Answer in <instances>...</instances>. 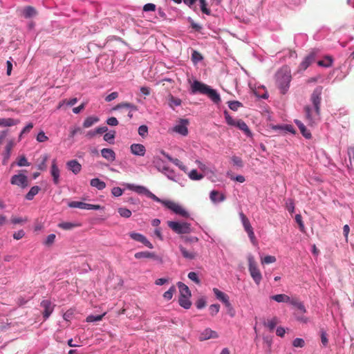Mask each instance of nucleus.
Listing matches in <instances>:
<instances>
[{"label": "nucleus", "mask_w": 354, "mask_h": 354, "mask_svg": "<svg viewBox=\"0 0 354 354\" xmlns=\"http://www.w3.org/2000/svg\"><path fill=\"white\" fill-rule=\"evenodd\" d=\"M323 87L317 86L310 96V104L304 107L306 119L308 125L316 124L321 119V102Z\"/></svg>", "instance_id": "nucleus-1"}, {"label": "nucleus", "mask_w": 354, "mask_h": 354, "mask_svg": "<svg viewBox=\"0 0 354 354\" xmlns=\"http://www.w3.org/2000/svg\"><path fill=\"white\" fill-rule=\"evenodd\" d=\"M289 311H290L292 318L297 322L302 324H307L310 322L309 318L305 315L306 307L299 299L289 297Z\"/></svg>", "instance_id": "nucleus-2"}, {"label": "nucleus", "mask_w": 354, "mask_h": 354, "mask_svg": "<svg viewBox=\"0 0 354 354\" xmlns=\"http://www.w3.org/2000/svg\"><path fill=\"white\" fill-rule=\"evenodd\" d=\"M276 82L282 94H286L288 86V71L286 67L282 68L276 74Z\"/></svg>", "instance_id": "nucleus-3"}, {"label": "nucleus", "mask_w": 354, "mask_h": 354, "mask_svg": "<svg viewBox=\"0 0 354 354\" xmlns=\"http://www.w3.org/2000/svg\"><path fill=\"white\" fill-rule=\"evenodd\" d=\"M167 225L176 234H189L192 232L191 224L187 222L168 221Z\"/></svg>", "instance_id": "nucleus-4"}, {"label": "nucleus", "mask_w": 354, "mask_h": 354, "mask_svg": "<svg viewBox=\"0 0 354 354\" xmlns=\"http://www.w3.org/2000/svg\"><path fill=\"white\" fill-rule=\"evenodd\" d=\"M248 264H249V271L250 273V275L253 280L255 281V283L259 285L261 281L262 276L261 274L258 269L257 264L254 260V258L252 257H248Z\"/></svg>", "instance_id": "nucleus-5"}, {"label": "nucleus", "mask_w": 354, "mask_h": 354, "mask_svg": "<svg viewBox=\"0 0 354 354\" xmlns=\"http://www.w3.org/2000/svg\"><path fill=\"white\" fill-rule=\"evenodd\" d=\"M164 205L173 211L176 214H178L184 218H188L189 216V213L184 209L183 206L171 201H168L164 203Z\"/></svg>", "instance_id": "nucleus-6"}, {"label": "nucleus", "mask_w": 354, "mask_h": 354, "mask_svg": "<svg viewBox=\"0 0 354 354\" xmlns=\"http://www.w3.org/2000/svg\"><path fill=\"white\" fill-rule=\"evenodd\" d=\"M239 216L241 218L242 224L243 225L244 230L248 233V235L251 240V241L254 243L256 241V237L253 231V228L250 223L249 219L247 218V216L243 213H239Z\"/></svg>", "instance_id": "nucleus-7"}, {"label": "nucleus", "mask_w": 354, "mask_h": 354, "mask_svg": "<svg viewBox=\"0 0 354 354\" xmlns=\"http://www.w3.org/2000/svg\"><path fill=\"white\" fill-rule=\"evenodd\" d=\"M10 183L22 189H24L29 185L28 177L23 174H19L12 176L10 179Z\"/></svg>", "instance_id": "nucleus-8"}, {"label": "nucleus", "mask_w": 354, "mask_h": 354, "mask_svg": "<svg viewBox=\"0 0 354 354\" xmlns=\"http://www.w3.org/2000/svg\"><path fill=\"white\" fill-rule=\"evenodd\" d=\"M68 206L72 208H80L82 209H100L102 207L99 205L88 204L81 201H71Z\"/></svg>", "instance_id": "nucleus-9"}, {"label": "nucleus", "mask_w": 354, "mask_h": 354, "mask_svg": "<svg viewBox=\"0 0 354 354\" xmlns=\"http://www.w3.org/2000/svg\"><path fill=\"white\" fill-rule=\"evenodd\" d=\"M210 86H207V84L201 82L198 80L194 81L191 86V93L194 94L196 93H199L201 94L206 95L207 93V90L209 88Z\"/></svg>", "instance_id": "nucleus-10"}, {"label": "nucleus", "mask_w": 354, "mask_h": 354, "mask_svg": "<svg viewBox=\"0 0 354 354\" xmlns=\"http://www.w3.org/2000/svg\"><path fill=\"white\" fill-rule=\"evenodd\" d=\"M188 124V122L187 120H180L179 124L174 126L171 131L173 132L179 133L182 136H187L188 133V129L187 127V125Z\"/></svg>", "instance_id": "nucleus-11"}, {"label": "nucleus", "mask_w": 354, "mask_h": 354, "mask_svg": "<svg viewBox=\"0 0 354 354\" xmlns=\"http://www.w3.org/2000/svg\"><path fill=\"white\" fill-rule=\"evenodd\" d=\"M130 237L135 241L143 243L145 246L150 249L153 248L151 243L147 239L141 234L133 232L130 234Z\"/></svg>", "instance_id": "nucleus-12"}, {"label": "nucleus", "mask_w": 354, "mask_h": 354, "mask_svg": "<svg viewBox=\"0 0 354 354\" xmlns=\"http://www.w3.org/2000/svg\"><path fill=\"white\" fill-rule=\"evenodd\" d=\"M41 306L44 308L43 316L44 319L49 317L53 311V306L49 300H44L41 302Z\"/></svg>", "instance_id": "nucleus-13"}, {"label": "nucleus", "mask_w": 354, "mask_h": 354, "mask_svg": "<svg viewBox=\"0 0 354 354\" xmlns=\"http://www.w3.org/2000/svg\"><path fill=\"white\" fill-rule=\"evenodd\" d=\"M131 152L136 155L143 156L145 154V147L142 144H132L130 147Z\"/></svg>", "instance_id": "nucleus-14"}, {"label": "nucleus", "mask_w": 354, "mask_h": 354, "mask_svg": "<svg viewBox=\"0 0 354 354\" xmlns=\"http://www.w3.org/2000/svg\"><path fill=\"white\" fill-rule=\"evenodd\" d=\"M316 55L314 52H311L308 54L300 64V67L303 70H306L312 63L315 61Z\"/></svg>", "instance_id": "nucleus-15"}, {"label": "nucleus", "mask_w": 354, "mask_h": 354, "mask_svg": "<svg viewBox=\"0 0 354 354\" xmlns=\"http://www.w3.org/2000/svg\"><path fill=\"white\" fill-rule=\"evenodd\" d=\"M216 337H218V335L216 331H214L210 328H206L201 333L199 336V339L201 341H204L211 338Z\"/></svg>", "instance_id": "nucleus-16"}, {"label": "nucleus", "mask_w": 354, "mask_h": 354, "mask_svg": "<svg viewBox=\"0 0 354 354\" xmlns=\"http://www.w3.org/2000/svg\"><path fill=\"white\" fill-rule=\"evenodd\" d=\"M295 123L299 128L301 133L306 139H310L312 137L310 130L299 120H295Z\"/></svg>", "instance_id": "nucleus-17"}, {"label": "nucleus", "mask_w": 354, "mask_h": 354, "mask_svg": "<svg viewBox=\"0 0 354 354\" xmlns=\"http://www.w3.org/2000/svg\"><path fill=\"white\" fill-rule=\"evenodd\" d=\"M125 186L127 189L134 191L140 194H145L146 196H147L148 193L149 192V190L143 186L134 185L133 184L129 183L126 184Z\"/></svg>", "instance_id": "nucleus-18"}, {"label": "nucleus", "mask_w": 354, "mask_h": 354, "mask_svg": "<svg viewBox=\"0 0 354 354\" xmlns=\"http://www.w3.org/2000/svg\"><path fill=\"white\" fill-rule=\"evenodd\" d=\"M50 174L53 178V182L55 185L59 184V169L57 166L56 160H53L52 162Z\"/></svg>", "instance_id": "nucleus-19"}, {"label": "nucleus", "mask_w": 354, "mask_h": 354, "mask_svg": "<svg viewBox=\"0 0 354 354\" xmlns=\"http://www.w3.org/2000/svg\"><path fill=\"white\" fill-rule=\"evenodd\" d=\"M179 250L181 252L183 257L189 260H193L196 257V253L193 250H188L182 245H179Z\"/></svg>", "instance_id": "nucleus-20"}, {"label": "nucleus", "mask_w": 354, "mask_h": 354, "mask_svg": "<svg viewBox=\"0 0 354 354\" xmlns=\"http://www.w3.org/2000/svg\"><path fill=\"white\" fill-rule=\"evenodd\" d=\"M101 154L103 158L109 161L113 162L115 159V153L111 149H102L101 150Z\"/></svg>", "instance_id": "nucleus-21"}, {"label": "nucleus", "mask_w": 354, "mask_h": 354, "mask_svg": "<svg viewBox=\"0 0 354 354\" xmlns=\"http://www.w3.org/2000/svg\"><path fill=\"white\" fill-rule=\"evenodd\" d=\"M213 292L216 295V298L221 301L225 305L230 302L228 295L223 292L222 291L219 290L218 288H214L213 289Z\"/></svg>", "instance_id": "nucleus-22"}, {"label": "nucleus", "mask_w": 354, "mask_h": 354, "mask_svg": "<svg viewBox=\"0 0 354 354\" xmlns=\"http://www.w3.org/2000/svg\"><path fill=\"white\" fill-rule=\"evenodd\" d=\"M161 153L165 158H167L169 161L174 163L176 166L178 167L180 169L185 170V168H186L185 166L183 164V162L180 160H178L177 158H173L172 157H171L168 153H167L164 151H161Z\"/></svg>", "instance_id": "nucleus-23"}, {"label": "nucleus", "mask_w": 354, "mask_h": 354, "mask_svg": "<svg viewBox=\"0 0 354 354\" xmlns=\"http://www.w3.org/2000/svg\"><path fill=\"white\" fill-rule=\"evenodd\" d=\"M215 104H218L221 102L220 95L216 92V90L209 87L206 94Z\"/></svg>", "instance_id": "nucleus-24"}, {"label": "nucleus", "mask_w": 354, "mask_h": 354, "mask_svg": "<svg viewBox=\"0 0 354 354\" xmlns=\"http://www.w3.org/2000/svg\"><path fill=\"white\" fill-rule=\"evenodd\" d=\"M19 122L18 120H15L13 118H0V127H10L12 126H15Z\"/></svg>", "instance_id": "nucleus-25"}, {"label": "nucleus", "mask_w": 354, "mask_h": 354, "mask_svg": "<svg viewBox=\"0 0 354 354\" xmlns=\"http://www.w3.org/2000/svg\"><path fill=\"white\" fill-rule=\"evenodd\" d=\"M67 165L68 169L71 170L75 174H78L81 171L82 166L75 160L68 161L67 162Z\"/></svg>", "instance_id": "nucleus-26"}, {"label": "nucleus", "mask_w": 354, "mask_h": 354, "mask_svg": "<svg viewBox=\"0 0 354 354\" xmlns=\"http://www.w3.org/2000/svg\"><path fill=\"white\" fill-rule=\"evenodd\" d=\"M37 15V10L32 6H26L22 10V15L26 18H31Z\"/></svg>", "instance_id": "nucleus-27"}, {"label": "nucleus", "mask_w": 354, "mask_h": 354, "mask_svg": "<svg viewBox=\"0 0 354 354\" xmlns=\"http://www.w3.org/2000/svg\"><path fill=\"white\" fill-rule=\"evenodd\" d=\"M209 198L214 203H216L218 201H223L225 200L224 195L220 194L219 192L216 190H213L210 192Z\"/></svg>", "instance_id": "nucleus-28"}, {"label": "nucleus", "mask_w": 354, "mask_h": 354, "mask_svg": "<svg viewBox=\"0 0 354 354\" xmlns=\"http://www.w3.org/2000/svg\"><path fill=\"white\" fill-rule=\"evenodd\" d=\"M190 296H180L178 301L180 306L185 309H189L191 307L192 303L189 300Z\"/></svg>", "instance_id": "nucleus-29"}, {"label": "nucleus", "mask_w": 354, "mask_h": 354, "mask_svg": "<svg viewBox=\"0 0 354 354\" xmlns=\"http://www.w3.org/2000/svg\"><path fill=\"white\" fill-rule=\"evenodd\" d=\"M41 188L39 186H33L30 188V191L26 194L25 198L28 201L33 199L34 196L37 195L40 191Z\"/></svg>", "instance_id": "nucleus-30"}, {"label": "nucleus", "mask_w": 354, "mask_h": 354, "mask_svg": "<svg viewBox=\"0 0 354 354\" xmlns=\"http://www.w3.org/2000/svg\"><path fill=\"white\" fill-rule=\"evenodd\" d=\"M178 287L179 288L180 296H191V292L187 286L182 282H178Z\"/></svg>", "instance_id": "nucleus-31"}, {"label": "nucleus", "mask_w": 354, "mask_h": 354, "mask_svg": "<svg viewBox=\"0 0 354 354\" xmlns=\"http://www.w3.org/2000/svg\"><path fill=\"white\" fill-rule=\"evenodd\" d=\"M294 41L297 46H302L307 41V35L305 34H298L295 37Z\"/></svg>", "instance_id": "nucleus-32"}, {"label": "nucleus", "mask_w": 354, "mask_h": 354, "mask_svg": "<svg viewBox=\"0 0 354 354\" xmlns=\"http://www.w3.org/2000/svg\"><path fill=\"white\" fill-rule=\"evenodd\" d=\"M91 185L96 187L99 190H102L105 188L106 184L104 182L100 180L99 178H93L91 180Z\"/></svg>", "instance_id": "nucleus-33"}, {"label": "nucleus", "mask_w": 354, "mask_h": 354, "mask_svg": "<svg viewBox=\"0 0 354 354\" xmlns=\"http://www.w3.org/2000/svg\"><path fill=\"white\" fill-rule=\"evenodd\" d=\"M98 121L99 118L97 117L89 116L84 120L83 127L84 128H88L93 125L95 123L97 122Z\"/></svg>", "instance_id": "nucleus-34"}, {"label": "nucleus", "mask_w": 354, "mask_h": 354, "mask_svg": "<svg viewBox=\"0 0 354 354\" xmlns=\"http://www.w3.org/2000/svg\"><path fill=\"white\" fill-rule=\"evenodd\" d=\"M135 257L136 259H142V258H151L156 259V256L154 253L150 252H140L135 254Z\"/></svg>", "instance_id": "nucleus-35"}, {"label": "nucleus", "mask_w": 354, "mask_h": 354, "mask_svg": "<svg viewBox=\"0 0 354 354\" xmlns=\"http://www.w3.org/2000/svg\"><path fill=\"white\" fill-rule=\"evenodd\" d=\"M235 126L237 127L241 131H243L244 133H245L247 135L250 134V131L248 125L242 120H236V124Z\"/></svg>", "instance_id": "nucleus-36"}, {"label": "nucleus", "mask_w": 354, "mask_h": 354, "mask_svg": "<svg viewBox=\"0 0 354 354\" xmlns=\"http://www.w3.org/2000/svg\"><path fill=\"white\" fill-rule=\"evenodd\" d=\"M121 108H128V109H130L131 110H133V111L137 110V106L131 103H129V102H122V103L118 104L117 106H115L113 108V109L116 110V109H119Z\"/></svg>", "instance_id": "nucleus-37"}, {"label": "nucleus", "mask_w": 354, "mask_h": 354, "mask_svg": "<svg viewBox=\"0 0 354 354\" xmlns=\"http://www.w3.org/2000/svg\"><path fill=\"white\" fill-rule=\"evenodd\" d=\"M77 226L79 225L71 222H63L58 224V227L64 230H70Z\"/></svg>", "instance_id": "nucleus-38"}, {"label": "nucleus", "mask_w": 354, "mask_h": 354, "mask_svg": "<svg viewBox=\"0 0 354 354\" xmlns=\"http://www.w3.org/2000/svg\"><path fill=\"white\" fill-rule=\"evenodd\" d=\"M295 222L298 224L299 230L301 232H305L306 227H305L304 223L303 222L302 217H301V214H296L295 216Z\"/></svg>", "instance_id": "nucleus-39"}, {"label": "nucleus", "mask_w": 354, "mask_h": 354, "mask_svg": "<svg viewBox=\"0 0 354 354\" xmlns=\"http://www.w3.org/2000/svg\"><path fill=\"white\" fill-rule=\"evenodd\" d=\"M28 221L27 217H18V216H12L10 218V223L13 225H17V224H24L26 223Z\"/></svg>", "instance_id": "nucleus-40"}, {"label": "nucleus", "mask_w": 354, "mask_h": 354, "mask_svg": "<svg viewBox=\"0 0 354 354\" xmlns=\"http://www.w3.org/2000/svg\"><path fill=\"white\" fill-rule=\"evenodd\" d=\"M181 104V100L179 98H176L174 97L173 95H170L169 96V105L171 108H174V106H178Z\"/></svg>", "instance_id": "nucleus-41"}, {"label": "nucleus", "mask_w": 354, "mask_h": 354, "mask_svg": "<svg viewBox=\"0 0 354 354\" xmlns=\"http://www.w3.org/2000/svg\"><path fill=\"white\" fill-rule=\"evenodd\" d=\"M333 64V59L330 57H326L324 60H319L317 64L322 67H330Z\"/></svg>", "instance_id": "nucleus-42"}, {"label": "nucleus", "mask_w": 354, "mask_h": 354, "mask_svg": "<svg viewBox=\"0 0 354 354\" xmlns=\"http://www.w3.org/2000/svg\"><path fill=\"white\" fill-rule=\"evenodd\" d=\"M278 323V319L276 317H274L271 319L268 320L265 325L270 329V330H274V328H275Z\"/></svg>", "instance_id": "nucleus-43"}, {"label": "nucleus", "mask_w": 354, "mask_h": 354, "mask_svg": "<svg viewBox=\"0 0 354 354\" xmlns=\"http://www.w3.org/2000/svg\"><path fill=\"white\" fill-rule=\"evenodd\" d=\"M118 212L120 216L124 218H129L131 216V212L127 208L120 207L118 208Z\"/></svg>", "instance_id": "nucleus-44"}, {"label": "nucleus", "mask_w": 354, "mask_h": 354, "mask_svg": "<svg viewBox=\"0 0 354 354\" xmlns=\"http://www.w3.org/2000/svg\"><path fill=\"white\" fill-rule=\"evenodd\" d=\"M189 177L192 180H198L202 179L203 175L198 174L196 169H192L189 174Z\"/></svg>", "instance_id": "nucleus-45"}, {"label": "nucleus", "mask_w": 354, "mask_h": 354, "mask_svg": "<svg viewBox=\"0 0 354 354\" xmlns=\"http://www.w3.org/2000/svg\"><path fill=\"white\" fill-rule=\"evenodd\" d=\"M105 313L102 314V315H88L87 317H86V322H99V321H101L103 318V317L104 316Z\"/></svg>", "instance_id": "nucleus-46"}, {"label": "nucleus", "mask_w": 354, "mask_h": 354, "mask_svg": "<svg viewBox=\"0 0 354 354\" xmlns=\"http://www.w3.org/2000/svg\"><path fill=\"white\" fill-rule=\"evenodd\" d=\"M176 292V288L174 286H171L167 291H166L163 297L167 300H170L174 293Z\"/></svg>", "instance_id": "nucleus-47"}, {"label": "nucleus", "mask_w": 354, "mask_h": 354, "mask_svg": "<svg viewBox=\"0 0 354 354\" xmlns=\"http://www.w3.org/2000/svg\"><path fill=\"white\" fill-rule=\"evenodd\" d=\"M228 106L232 111H237L239 108L242 106V104L239 101H230L228 102Z\"/></svg>", "instance_id": "nucleus-48"}, {"label": "nucleus", "mask_w": 354, "mask_h": 354, "mask_svg": "<svg viewBox=\"0 0 354 354\" xmlns=\"http://www.w3.org/2000/svg\"><path fill=\"white\" fill-rule=\"evenodd\" d=\"M14 145H15L14 140L11 139V140H8V142L6 146V153L7 158H8L10 156L12 149L14 147Z\"/></svg>", "instance_id": "nucleus-49"}, {"label": "nucleus", "mask_w": 354, "mask_h": 354, "mask_svg": "<svg viewBox=\"0 0 354 354\" xmlns=\"http://www.w3.org/2000/svg\"><path fill=\"white\" fill-rule=\"evenodd\" d=\"M320 336L322 344H323L324 346H326L328 343V339L327 337V333L324 329H322L320 330Z\"/></svg>", "instance_id": "nucleus-50"}, {"label": "nucleus", "mask_w": 354, "mask_h": 354, "mask_svg": "<svg viewBox=\"0 0 354 354\" xmlns=\"http://www.w3.org/2000/svg\"><path fill=\"white\" fill-rule=\"evenodd\" d=\"M292 346L294 347L302 348L305 346V342L302 338H295L292 342Z\"/></svg>", "instance_id": "nucleus-51"}, {"label": "nucleus", "mask_w": 354, "mask_h": 354, "mask_svg": "<svg viewBox=\"0 0 354 354\" xmlns=\"http://www.w3.org/2000/svg\"><path fill=\"white\" fill-rule=\"evenodd\" d=\"M192 59L194 63H197L203 59V56L199 52L193 50L192 54Z\"/></svg>", "instance_id": "nucleus-52"}, {"label": "nucleus", "mask_w": 354, "mask_h": 354, "mask_svg": "<svg viewBox=\"0 0 354 354\" xmlns=\"http://www.w3.org/2000/svg\"><path fill=\"white\" fill-rule=\"evenodd\" d=\"M115 131H110L109 133H106L104 136V140L106 142L111 143L115 138Z\"/></svg>", "instance_id": "nucleus-53"}, {"label": "nucleus", "mask_w": 354, "mask_h": 354, "mask_svg": "<svg viewBox=\"0 0 354 354\" xmlns=\"http://www.w3.org/2000/svg\"><path fill=\"white\" fill-rule=\"evenodd\" d=\"M276 261V258L274 256H266L264 258L261 259L262 264H269Z\"/></svg>", "instance_id": "nucleus-54"}, {"label": "nucleus", "mask_w": 354, "mask_h": 354, "mask_svg": "<svg viewBox=\"0 0 354 354\" xmlns=\"http://www.w3.org/2000/svg\"><path fill=\"white\" fill-rule=\"evenodd\" d=\"M287 296L284 294L276 295H273L270 297V299L277 301V302H284L286 301V299Z\"/></svg>", "instance_id": "nucleus-55"}, {"label": "nucleus", "mask_w": 354, "mask_h": 354, "mask_svg": "<svg viewBox=\"0 0 354 354\" xmlns=\"http://www.w3.org/2000/svg\"><path fill=\"white\" fill-rule=\"evenodd\" d=\"M147 197L151 198L152 200H153L154 201H156L158 203H162V205H164V203L165 202H167L168 201L167 200H162L160 198H159L158 197H157L154 194H153L151 192L149 191V192L148 193Z\"/></svg>", "instance_id": "nucleus-56"}, {"label": "nucleus", "mask_w": 354, "mask_h": 354, "mask_svg": "<svg viewBox=\"0 0 354 354\" xmlns=\"http://www.w3.org/2000/svg\"><path fill=\"white\" fill-rule=\"evenodd\" d=\"M188 278L194 281L197 284H199L201 283V281L198 277V274L196 272H190L189 274H188Z\"/></svg>", "instance_id": "nucleus-57"}, {"label": "nucleus", "mask_w": 354, "mask_h": 354, "mask_svg": "<svg viewBox=\"0 0 354 354\" xmlns=\"http://www.w3.org/2000/svg\"><path fill=\"white\" fill-rule=\"evenodd\" d=\"M225 114V118L226 120V122L231 126H235L236 124V121H235L229 114L227 111L224 112Z\"/></svg>", "instance_id": "nucleus-58"}, {"label": "nucleus", "mask_w": 354, "mask_h": 354, "mask_svg": "<svg viewBox=\"0 0 354 354\" xmlns=\"http://www.w3.org/2000/svg\"><path fill=\"white\" fill-rule=\"evenodd\" d=\"M199 2L201 3V11L206 15H209L210 10L208 8H207L206 1L205 0H199Z\"/></svg>", "instance_id": "nucleus-59"}, {"label": "nucleus", "mask_w": 354, "mask_h": 354, "mask_svg": "<svg viewBox=\"0 0 354 354\" xmlns=\"http://www.w3.org/2000/svg\"><path fill=\"white\" fill-rule=\"evenodd\" d=\"M220 306L218 304H212L209 306V310L212 315H215L219 311Z\"/></svg>", "instance_id": "nucleus-60"}, {"label": "nucleus", "mask_w": 354, "mask_h": 354, "mask_svg": "<svg viewBox=\"0 0 354 354\" xmlns=\"http://www.w3.org/2000/svg\"><path fill=\"white\" fill-rule=\"evenodd\" d=\"M48 158L47 155H44L42 156V160L40 164L38 165V169L40 170H45L46 169V161Z\"/></svg>", "instance_id": "nucleus-61"}, {"label": "nucleus", "mask_w": 354, "mask_h": 354, "mask_svg": "<svg viewBox=\"0 0 354 354\" xmlns=\"http://www.w3.org/2000/svg\"><path fill=\"white\" fill-rule=\"evenodd\" d=\"M148 133V127L146 125H141L138 128V133L142 137H145Z\"/></svg>", "instance_id": "nucleus-62"}, {"label": "nucleus", "mask_w": 354, "mask_h": 354, "mask_svg": "<svg viewBox=\"0 0 354 354\" xmlns=\"http://www.w3.org/2000/svg\"><path fill=\"white\" fill-rule=\"evenodd\" d=\"M55 237H56V236H55V234H49V235L46 237V241H45V244H46V245H52V244L54 243L55 240Z\"/></svg>", "instance_id": "nucleus-63"}, {"label": "nucleus", "mask_w": 354, "mask_h": 354, "mask_svg": "<svg viewBox=\"0 0 354 354\" xmlns=\"http://www.w3.org/2000/svg\"><path fill=\"white\" fill-rule=\"evenodd\" d=\"M348 155L349 157L350 164L351 165L352 160L354 161V146L348 149Z\"/></svg>", "instance_id": "nucleus-64"}]
</instances>
